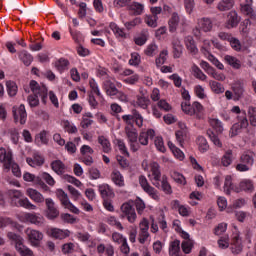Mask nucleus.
<instances>
[{
  "label": "nucleus",
  "instance_id": "nucleus-1",
  "mask_svg": "<svg viewBox=\"0 0 256 256\" xmlns=\"http://www.w3.org/2000/svg\"><path fill=\"white\" fill-rule=\"evenodd\" d=\"M255 165V152L253 151H245L239 157V163L236 165V171L239 173H247V171H251V167Z\"/></svg>",
  "mask_w": 256,
  "mask_h": 256
},
{
  "label": "nucleus",
  "instance_id": "nucleus-2",
  "mask_svg": "<svg viewBox=\"0 0 256 256\" xmlns=\"http://www.w3.org/2000/svg\"><path fill=\"white\" fill-rule=\"evenodd\" d=\"M182 111L186 113V115H190L191 117H196V119H201L203 117V105L199 102H193V104H189V102H182L181 104Z\"/></svg>",
  "mask_w": 256,
  "mask_h": 256
},
{
  "label": "nucleus",
  "instance_id": "nucleus-3",
  "mask_svg": "<svg viewBox=\"0 0 256 256\" xmlns=\"http://www.w3.org/2000/svg\"><path fill=\"white\" fill-rule=\"evenodd\" d=\"M201 31L204 33H211L213 31V20L211 18L203 17L198 19L197 26L193 30L195 37H201Z\"/></svg>",
  "mask_w": 256,
  "mask_h": 256
},
{
  "label": "nucleus",
  "instance_id": "nucleus-4",
  "mask_svg": "<svg viewBox=\"0 0 256 256\" xmlns=\"http://www.w3.org/2000/svg\"><path fill=\"white\" fill-rule=\"evenodd\" d=\"M122 120L126 124V127H134L133 121L137 125V127H143V116L137 111V109L132 110V115H123Z\"/></svg>",
  "mask_w": 256,
  "mask_h": 256
},
{
  "label": "nucleus",
  "instance_id": "nucleus-5",
  "mask_svg": "<svg viewBox=\"0 0 256 256\" xmlns=\"http://www.w3.org/2000/svg\"><path fill=\"white\" fill-rule=\"evenodd\" d=\"M7 237L12 242V244L15 245V249L16 251H18V253H20V255L24 254L26 251L29 250V248L25 246L23 237H21V235L15 234L13 232H8Z\"/></svg>",
  "mask_w": 256,
  "mask_h": 256
},
{
  "label": "nucleus",
  "instance_id": "nucleus-6",
  "mask_svg": "<svg viewBox=\"0 0 256 256\" xmlns=\"http://www.w3.org/2000/svg\"><path fill=\"white\" fill-rule=\"evenodd\" d=\"M139 183L143 191L147 193L151 199H154V201H159V192L153 186H150L149 181H147L145 176L141 175L139 177Z\"/></svg>",
  "mask_w": 256,
  "mask_h": 256
},
{
  "label": "nucleus",
  "instance_id": "nucleus-7",
  "mask_svg": "<svg viewBox=\"0 0 256 256\" xmlns=\"http://www.w3.org/2000/svg\"><path fill=\"white\" fill-rule=\"evenodd\" d=\"M121 219H127L129 223H135L137 221V213L135 212V208L129 203L122 204L121 208Z\"/></svg>",
  "mask_w": 256,
  "mask_h": 256
},
{
  "label": "nucleus",
  "instance_id": "nucleus-8",
  "mask_svg": "<svg viewBox=\"0 0 256 256\" xmlns=\"http://www.w3.org/2000/svg\"><path fill=\"white\" fill-rule=\"evenodd\" d=\"M12 113L15 123H20V125H25L27 123V110H25V105L13 106Z\"/></svg>",
  "mask_w": 256,
  "mask_h": 256
},
{
  "label": "nucleus",
  "instance_id": "nucleus-9",
  "mask_svg": "<svg viewBox=\"0 0 256 256\" xmlns=\"http://www.w3.org/2000/svg\"><path fill=\"white\" fill-rule=\"evenodd\" d=\"M139 234H138V241L141 243V245H145V242L149 239V220L144 218L139 223Z\"/></svg>",
  "mask_w": 256,
  "mask_h": 256
},
{
  "label": "nucleus",
  "instance_id": "nucleus-10",
  "mask_svg": "<svg viewBox=\"0 0 256 256\" xmlns=\"http://www.w3.org/2000/svg\"><path fill=\"white\" fill-rule=\"evenodd\" d=\"M30 89H31L33 94L39 95V97H41L42 103H44V105L47 103L48 90H47L46 86H39L37 81L32 80L30 82Z\"/></svg>",
  "mask_w": 256,
  "mask_h": 256
},
{
  "label": "nucleus",
  "instance_id": "nucleus-11",
  "mask_svg": "<svg viewBox=\"0 0 256 256\" xmlns=\"http://www.w3.org/2000/svg\"><path fill=\"white\" fill-rule=\"evenodd\" d=\"M26 235L32 247H39V245H41V241H43V233L39 232V230L27 229Z\"/></svg>",
  "mask_w": 256,
  "mask_h": 256
},
{
  "label": "nucleus",
  "instance_id": "nucleus-12",
  "mask_svg": "<svg viewBox=\"0 0 256 256\" xmlns=\"http://www.w3.org/2000/svg\"><path fill=\"white\" fill-rule=\"evenodd\" d=\"M0 163H3L4 169L9 171V169H11V164L13 163V152L4 147H0Z\"/></svg>",
  "mask_w": 256,
  "mask_h": 256
},
{
  "label": "nucleus",
  "instance_id": "nucleus-13",
  "mask_svg": "<svg viewBox=\"0 0 256 256\" xmlns=\"http://www.w3.org/2000/svg\"><path fill=\"white\" fill-rule=\"evenodd\" d=\"M230 250L233 255H240V253H243V242L241 240V236H239V233H234L232 235Z\"/></svg>",
  "mask_w": 256,
  "mask_h": 256
},
{
  "label": "nucleus",
  "instance_id": "nucleus-14",
  "mask_svg": "<svg viewBox=\"0 0 256 256\" xmlns=\"http://www.w3.org/2000/svg\"><path fill=\"white\" fill-rule=\"evenodd\" d=\"M46 204V217L47 219H50V221H53L59 217V209L55 207V202L51 198L45 199Z\"/></svg>",
  "mask_w": 256,
  "mask_h": 256
},
{
  "label": "nucleus",
  "instance_id": "nucleus-15",
  "mask_svg": "<svg viewBox=\"0 0 256 256\" xmlns=\"http://www.w3.org/2000/svg\"><path fill=\"white\" fill-rule=\"evenodd\" d=\"M149 177L154 187L159 189V187H161V184H159V181H161V170L159 169V164H157V162L151 164V175Z\"/></svg>",
  "mask_w": 256,
  "mask_h": 256
},
{
  "label": "nucleus",
  "instance_id": "nucleus-16",
  "mask_svg": "<svg viewBox=\"0 0 256 256\" xmlns=\"http://www.w3.org/2000/svg\"><path fill=\"white\" fill-rule=\"evenodd\" d=\"M241 22V17L237 14V11H230L226 18V29H235Z\"/></svg>",
  "mask_w": 256,
  "mask_h": 256
},
{
  "label": "nucleus",
  "instance_id": "nucleus-17",
  "mask_svg": "<svg viewBox=\"0 0 256 256\" xmlns=\"http://www.w3.org/2000/svg\"><path fill=\"white\" fill-rule=\"evenodd\" d=\"M48 235L49 237H52V239H58L59 241H63V239H67V237H70L71 231L59 228H50L48 231Z\"/></svg>",
  "mask_w": 256,
  "mask_h": 256
},
{
  "label": "nucleus",
  "instance_id": "nucleus-18",
  "mask_svg": "<svg viewBox=\"0 0 256 256\" xmlns=\"http://www.w3.org/2000/svg\"><path fill=\"white\" fill-rule=\"evenodd\" d=\"M153 137H155V130L148 129L146 132L142 131L138 136L139 144L147 146L149 145V139H153Z\"/></svg>",
  "mask_w": 256,
  "mask_h": 256
},
{
  "label": "nucleus",
  "instance_id": "nucleus-19",
  "mask_svg": "<svg viewBox=\"0 0 256 256\" xmlns=\"http://www.w3.org/2000/svg\"><path fill=\"white\" fill-rule=\"evenodd\" d=\"M253 3H246V4H241V13L243 15H246V17H249L251 19L252 23H256V13L255 10H253V7H251Z\"/></svg>",
  "mask_w": 256,
  "mask_h": 256
},
{
  "label": "nucleus",
  "instance_id": "nucleus-20",
  "mask_svg": "<svg viewBox=\"0 0 256 256\" xmlns=\"http://www.w3.org/2000/svg\"><path fill=\"white\" fill-rule=\"evenodd\" d=\"M181 22V17L177 12H173L170 19L168 20V28L170 33H175L177 31V27H179V23Z\"/></svg>",
  "mask_w": 256,
  "mask_h": 256
},
{
  "label": "nucleus",
  "instance_id": "nucleus-21",
  "mask_svg": "<svg viewBox=\"0 0 256 256\" xmlns=\"http://www.w3.org/2000/svg\"><path fill=\"white\" fill-rule=\"evenodd\" d=\"M26 194L30 199H32V201H34V203H45V197H43V194L33 188H28Z\"/></svg>",
  "mask_w": 256,
  "mask_h": 256
},
{
  "label": "nucleus",
  "instance_id": "nucleus-22",
  "mask_svg": "<svg viewBox=\"0 0 256 256\" xmlns=\"http://www.w3.org/2000/svg\"><path fill=\"white\" fill-rule=\"evenodd\" d=\"M241 191H246L247 193H253L255 191V186L251 180H243L240 182L239 187L236 188V193H241Z\"/></svg>",
  "mask_w": 256,
  "mask_h": 256
},
{
  "label": "nucleus",
  "instance_id": "nucleus-23",
  "mask_svg": "<svg viewBox=\"0 0 256 256\" xmlns=\"http://www.w3.org/2000/svg\"><path fill=\"white\" fill-rule=\"evenodd\" d=\"M24 219L28 221V223H32L34 225H43L45 218L43 216L37 215L35 213H26L24 215Z\"/></svg>",
  "mask_w": 256,
  "mask_h": 256
},
{
  "label": "nucleus",
  "instance_id": "nucleus-24",
  "mask_svg": "<svg viewBox=\"0 0 256 256\" xmlns=\"http://www.w3.org/2000/svg\"><path fill=\"white\" fill-rule=\"evenodd\" d=\"M26 163L30 167H41L45 163V158L40 154H34L33 158H27Z\"/></svg>",
  "mask_w": 256,
  "mask_h": 256
},
{
  "label": "nucleus",
  "instance_id": "nucleus-25",
  "mask_svg": "<svg viewBox=\"0 0 256 256\" xmlns=\"http://www.w3.org/2000/svg\"><path fill=\"white\" fill-rule=\"evenodd\" d=\"M172 47L174 59L181 58V55H183V44H181V40L177 38L174 39L172 41Z\"/></svg>",
  "mask_w": 256,
  "mask_h": 256
},
{
  "label": "nucleus",
  "instance_id": "nucleus-26",
  "mask_svg": "<svg viewBox=\"0 0 256 256\" xmlns=\"http://www.w3.org/2000/svg\"><path fill=\"white\" fill-rule=\"evenodd\" d=\"M201 52L203 53V55H205V57H207L208 61H210V63H212L213 65H215V67H217V69H220L221 71H223L224 66L223 63H220V61L215 58V56H213V54L209 53L207 49L202 48Z\"/></svg>",
  "mask_w": 256,
  "mask_h": 256
},
{
  "label": "nucleus",
  "instance_id": "nucleus-27",
  "mask_svg": "<svg viewBox=\"0 0 256 256\" xmlns=\"http://www.w3.org/2000/svg\"><path fill=\"white\" fill-rule=\"evenodd\" d=\"M201 52L203 53V55H205V57H207L208 61H210V63H212L213 65H215V67H217V69H220L221 71H223L224 66L223 63H220V61L215 58V56H213V54L209 53L207 49L202 48Z\"/></svg>",
  "mask_w": 256,
  "mask_h": 256
},
{
  "label": "nucleus",
  "instance_id": "nucleus-28",
  "mask_svg": "<svg viewBox=\"0 0 256 256\" xmlns=\"http://www.w3.org/2000/svg\"><path fill=\"white\" fill-rule=\"evenodd\" d=\"M201 52L203 53V55H205V57H207L208 61H210V63H212L213 65H215V67H217V69H220L221 71H223L224 66L223 63H220V61L215 58V56H213V54L209 53L207 49L202 48Z\"/></svg>",
  "mask_w": 256,
  "mask_h": 256
},
{
  "label": "nucleus",
  "instance_id": "nucleus-29",
  "mask_svg": "<svg viewBox=\"0 0 256 256\" xmlns=\"http://www.w3.org/2000/svg\"><path fill=\"white\" fill-rule=\"evenodd\" d=\"M201 52L203 53V55H205V57H207L208 61H210V63H212L213 65H215V67H217V69H220L221 71H223L224 66L223 63H220V61L215 58V56H213V54L209 53L207 49L202 48Z\"/></svg>",
  "mask_w": 256,
  "mask_h": 256
},
{
  "label": "nucleus",
  "instance_id": "nucleus-30",
  "mask_svg": "<svg viewBox=\"0 0 256 256\" xmlns=\"http://www.w3.org/2000/svg\"><path fill=\"white\" fill-rule=\"evenodd\" d=\"M201 52L203 53V55H205V57H207L208 61H210V63H212L213 65H215V67H217V69H220L221 71H223L224 66L223 63H220V61L215 58V56H213V54L209 53L207 49L202 48Z\"/></svg>",
  "mask_w": 256,
  "mask_h": 256
},
{
  "label": "nucleus",
  "instance_id": "nucleus-31",
  "mask_svg": "<svg viewBox=\"0 0 256 256\" xmlns=\"http://www.w3.org/2000/svg\"><path fill=\"white\" fill-rule=\"evenodd\" d=\"M201 52L203 53V55H205V57H207L208 61H210V63H212L213 65H215V67H217V69H220L221 71H223L224 66L223 63H220V61L215 58V56H213V54L209 53L207 49L202 48Z\"/></svg>",
  "mask_w": 256,
  "mask_h": 256
},
{
  "label": "nucleus",
  "instance_id": "nucleus-32",
  "mask_svg": "<svg viewBox=\"0 0 256 256\" xmlns=\"http://www.w3.org/2000/svg\"><path fill=\"white\" fill-rule=\"evenodd\" d=\"M51 169L54 171V173H57V175H63L65 173L67 167L61 160H54L51 163Z\"/></svg>",
  "mask_w": 256,
  "mask_h": 256
},
{
  "label": "nucleus",
  "instance_id": "nucleus-33",
  "mask_svg": "<svg viewBox=\"0 0 256 256\" xmlns=\"http://www.w3.org/2000/svg\"><path fill=\"white\" fill-rule=\"evenodd\" d=\"M233 163V150L228 149L224 152V155L221 157V166L229 167Z\"/></svg>",
  "mask_w": 256,
  "mask_h": 256
},
{
  "label": "nucleus",
  "instance_id": "nucleus-34",
  "mask_svg": "<svg viewBox=\"0 0 256 256\" xmlns=\"http://www.w3.org/2000/svg\"><path fill=\"white\" fill-rule=\"evenodd\" d=\"M111 179L115 185L118 187H125V179L123 178V175L118 170H113L111 173Z\"/></svg>",
  "mask_w": 256,
  "mask_h": 256
},
{
  "label": "nucleus",
  "instance_id": "nucleus-35",
  "mask_svg": "<svg viewBox=\"0 0 256 256\" xmlns=\"http://www.w3.org/2000/svg\"><path fill=\"white\" fill-rule=\"evenodd\" d=\"M185 45H186V49L189 51V53H191V55H197V53H199V50L195 45V40L193 39V37L191 36L186 37Z\"/></svg>",
  "mask_w": 256,
  "mask_h": 256
},
{
  "label": "nucleus",
  "instance_id": "nucleus-36",
  "mask_svg": "<svg viewBox=\"0 0 256 256\" xmlns=\"http://www.w3.org/2000/svg\"><path fill=\"white\" fill-rule=\"evenodd\" d=\"M92 119H93V114L91 112H87L83 114L82 120L80 122V127H82V129H89V127L93 125Z\"/></svg>",
  "mask_w": 256,
  "mask_h": 256
},
{
  "label": "nucleus",
  "instance_id": "nucleus-37",
  "mask_svg": "<svg viewBox=\"0 0 256 256\" xmlns=\"http://www.w3.org/2000/svg\"><path fill=\"white\" fill-rule=\"evenodd\" d=\"M104 89L106 91V94L109 95L110 97H113L117 95V93H119V90L117 89L115 84L110 80H106L104 82Z\"/></svg>",
  "mask_w": 256,
  "mask_h": 256
},
{
  "label": "nucleus",
  "instance_id": "nucleus-38",
  "mask_svg": "<svg viewBox=\"0 0 256 256\" xmlns=\"http://www.w3.org/2000/svg\"><path fill=\"white\" fill-rule=\"evenodd\" d=\"M145 9V6L139 2H133L128 6V11H130L134 15H142L143 11Z\"/></svg>",
  "mask_w": 256,
  "mask_h": 256
},
{
  "label": "nucleus",
  "instance_id": "nucleus-39",
  "mask_svg": "<svg viewBox=\"0 0 256 256\" xmlns=\"http://www.w3.org/2000/svg\"><path fill=\"white\" fill-rule=\"evenodd\" d=\"M171 205L172 209H178L179 214L182 215V217H189V209L184 205H181L179 200L172 201Z\"/></svg>",
  "mask_w": 256,
  "mask_h": 256
},
{
  "label": "nucleus",
  "instance_id": "nucleus-40",
  "mask_svg": "<svg viewBox=\"0 0 256 256\" xmlns=\"http://www.w3.org/2000/svg\"><path fill=\"white\" fill-rule=\"evenodd\" d=\"M235 5V1L233 0H221L217 4L218 11H230V9H233V6Z\"/></svg>",
  "mask_w": 256,
  "mask_h": 256
},
{
  "label": "nucleus",
  "instance_id": "nucleus-41",
  "mask_svg": "<svg viewBox=\"0 0 256 256\" xmlns=\"http://www.w3.org/2000/svg\"><path fill=\"white\" fill-rule=\"evenodd\" d=\"M209 85H210L211 91H213V93H215L216 95H221V93H225V87L223 86V84L217 81L211 80L209 82Z\"/></svg>",
  "mask_w": 256,
  "mask_h": 256
},
{
  "label": "nucleus",
  "instance_id": "nucleus-42",
  "mask_svg": "<svg viewBox=\"0 0 256 256\" xmlns=\"http://www.w3.org/2000/svg\"><path fill=\"white\" fill-rule=\"evenodd\" d=\"M98 143L101 145L103 153H111V142L105 136L98 137Z\"/></svg>",
  "mask_w": 256,
  "mask_h": 256
},
{
  "label": "nucleus",
  "instance_id": "nucleus-43",
  "mask_svg": "<svg viewBox=\"0 0 256 256\" xmlns=\"http://www.w3.org/2000/svg\"><path fill=\"white\" fill-rule=\"evenodd\" d=\"M224 61H226L230 67H233V69H241V61L234 56L226 55Z\"/></svg>",
  "mask_w": 256,
  "mask_h": 256
},
{
  "label": "nucleus",
  "instance_id": "nucleus-44",
  "mask_svg": "<svg viewBox=\"0 0 256 256\" xmlns=\"http://www.w3.org/2000/svg\"><path fill=\"white\" fill-rule=\"evenodd\" d=\"M237 187L233 185V178L231 176H226L225 177V182H224V191L226 192L227 195L231 194V191L236 192Z\"/></svg>",
  "mask_w": 256,
  "mask_h": 256
},
{
  "label": "nucleus",
  "instance_id": "nucleus-45",
  "mask_svg": "<svg viewBox=\"0 0 256 256\" xmlns=\"http://www.w3.org/2000/svg\"><path fill=\"white\" fill-rule=\"evenodd\" d=\"M168 147L172 151L173 155L176 157V159H179L180 161H183L185 159V154H183V151L181 149L177 148L173 142H168Z\"/></svg>",
  "mask_w": 256,
  "mask_h": 256
},
{
  "label": "nucleus",
  "instance_id": "nucleus-46",
  "mask_svg": "<svg viewBox=\"0 0 256 256\" xmlns=\"http://www.w3.org/2000/svg\"><path fill=\"white\" fill-rule=\"evenodd\" d=\"M124 131L129 142L137 141V129H135V126H125Z\"/></svg>",
  "mask_w": 256,
  "mask_h": 256
},
{
  "label": "nucleus",
  "instance_id": "nucleus-47",
  "mask_svg": "<svg viewBox=\"0 0 256 256\" xmlns=\"http://www.w3.org/2000/svg\"><path fill=\"white\" fill-rule=\"evenodd\" d=\"M19 59L24 63L26 67H29L33 63V56L29 52L23 50L19 53Z\"/></svg>",
  "mask_w": 256,
  "mask_h": 256
},
{
  "label": "nucleus",
  "instance_id": "nucleus-48",
  "mask_svg": "<svg viewBox=\"0 0 256 256\" xmlns=\"http://www.w3.org/2000/svg\"><path fill=\"white\" fill-rule=\"evenodd\" d=\"M209 123L210 127H212V129L215 130L218 135H221V133H223V124L219 119L210 118Z\"/></svg>",
  "mask_w": 256,
  "mask_h": 256
},
{
  "label": "nucleus",
  "instance_id": "nucleus-49",
  "mask_svg": "<svg viewBox=\"0 0 256 256\" xmlns=\"http://www.w3.org/2000/svg\"><path fill=\"white\" fill-rule=\"evenodd\" d=\"M109 27L111 31H113L114 35H116V37H120L121 39H125V37H127V34L123 30V28L118 27V25L114 22H111L109 24Z\"/></svg>",
  "mask_w": 256,
  "mask_h": 256
},
{
  "label": "nucleus",
  "instance_id": "nucleus-50",
  "mask_svg": "<svg viewBox=\"0 0 256 256\" xmlns=\"http://www.w3.org/2000/svg\"><path fill=\"white\" fill-rule=\"evenodd\" d=\"M181 242L179 240H174L170 243L169 247V255L171 256H179V252L181 251Z\"/></svg>",
  "mask_w": 256,
  "mask_h": 256
},
{
  "label": "nucleus",
  "instance_id": "nucleus-51",
  "mask_svg": "<svg viewBox=\"0 0 256 256\" xmlns=\"http://www.w3.org/2000/svg\"><path fill=\"white\" fill-rule=\"evenodd\" d=\"M98 191L103 199H105V197H111V195H113V190H111V187L108 184L99 185Z\"/></svg>",
  "mask_w": 256,
  "mask_h": 256
},
{
  "label": "nucleus",
  "instance_id": "nucleus-52",
  "mask_svg": "<svg viewBox=\"0 0 256 256\" xmlns=\"http://www.w3.org/2000/svg\"><path fill=\"white\" fill-rule=\"evenodd\" d=\"M236 124L239 125L242 129H247L249 127V120L247 119V114L245 111L241 113V115L237 116Z\"/></svg>",
  "mask_w": 256,
  "mask_h": 256
},
{
  "label": "nucleus",
  "instance_id": "nucleus-53",
  "mask_svg": "<svg viewBox=\"0 0 256 256\" xmlns=\"http://www.w3.org/2000/svg\"><path fill=\"white\" fill-rule=\"evenodd\" d=\"M207 135L209 139L212 141L213 145L219 148L223 147L221 139H219V136H217L216 133L213 132V130H207Z\"/></svg>",
  "mask_w": 256,
  "mask_h": 256
},
{
  "label": "nucleus",
  "instance_id": "nucleus-54",
  "mask_svg": "<svg viewBox=\"0 0 256 256\" xmlns=\"http://www.w3.org/2000/svg\"><path fill=\"white\" fill-rule=\"evenodd\" d=\"M192 73L194 77H196V79H199L200 81H206L207 79V75H205L201 68L195 64L192 66Z\"/></svg>",
  "mask_w": 256,
  "mask_h": 256
},
{
  "label": "nucleus",
  "instance_id": "nucleus-55",
  "mask_svg": "<svg viewBox=\"0 0 256 256\" xmlns=\"http://www.w3.org/2000/svg\"><path fill=\"white\" fill-rule=\"evenodd\" d=\"M6 87H7V93L10 97H15V95H17V83H15L14 81H7L6 82Z\"/></svg>",
  "mask_w": 256,
  "mask_h": 256
},
{
  "label": "nucleus",
  "instance_id": "nucleus-56",
  "mask_svg": "<svg viewBox=\"0 0 256 256\" xmlns=\"http://www.w3.org/2000/svg\"><path fill=\"white\" fill-rule=\"evenodd\" d=\"M197 143H198L199 151H201V153H205V151H209V143L207 142V139H205V137L199 136L197 138Z\"/></svg>",
  "mask_w": 256,
  "mask_h": 256
},
{
  "label": "nucleus",
  "instance_id": "nucleus-57",
  "mask_svg": "<svg viewBox=\"0 0 256 256\" xmlns=\"http://www.w3.org/2000/svg\"><path fill=\"white\" fill-rule=\"evenodd\" d=\"M161 188L166 195H171L173 193V188H171V184H169V181H167V176L162 177Z\"/></svg>",
  "mask_w": 256,
  "mask_h": 256
},
{
  "label": "nucleus",
  "instance_id": "nucleus-58",
  "mask_svg": "<svg viewBox=\"0 0 256 256\" xmlns=\"http://www.w3.org/2000/svg\"><path fill=\"white\" fill-rule=\"evenodd\" d=\"M231 89L234 93V95H236V97H241L244 93V89H243V84L241 82H234L231 86Z\"/></svg>",
  "mask_w": 256,
  "mask_h": 256
},
{
  "label": "nucleus",
  "instance_id": "nucleus-59",
  "mask_svg": "<svg viewBox=\"0 0 256 256\" xmlns=\"http://www.w3.org/2000/svg\"><path fill=\"white\" fill-rule=\"evenodd\" d=\"M171 178L179 185H186V183H187V180H185V176H183V174H181L177 171L171 172Z\"/></svg>",
  "mask_w": 256,
  "mask_h": 256
},
{
  "label": "nucleus",
  "instance_id": "nucleus-60",
  "mask_svg": "<svg viewBox=\"0 0 256 256\" xmlns=\"http://www.w3.org/2000/svg\"><path fill=\"white\" fill-rule=\"evenodd\" d=\"M18 205L20 207H24V209H30L32 211H35V209H37V206L32 204L27 198L18 200Z\"/></svg>",
  "mask_w": 256,
  "mask_h": 256
},
{
  "label": "nucleus",
  "instance_id": "nucleus-61",
  "mask_svg": "<svg viewBox=\"0 0 256 256\" xmlns=\"http://www.w3.org/2000/svg\"><path fill=\"white\" fill-rule=\"evenodd\" d=\"M144 21L146 25H148V27H152L153 29H155V27H157V21H159V17L146 15Z\"/></svg>",
  "mask_w": 256,
  "mask_h": 256
},
{
  "label": "nucleus",
  "instance_id": "nucleus-62",
  "mask_svg": "<svg viewBox=\"0 0 256 256\" xmlns=\"http://www.w3.org/2000/svg\"><path fill=\"white\" fill-rule=\"evenodd\" d=\"M62 125H63L64 131H66V133H70V134L77 133V127L75 125L71 124V122H69V120L62 121Z\"/></svg>",
  "mask_w": 256,
  "mask_h": 256
},
{
  "label": "nucleus",
  "instance_id": "nucleus-63",
  "mask_svg": "<svg viewBox=\"0 0 256 256\" xmlns=\"http://www.w3.org/2000/svg\"><path fill=\"white\" fill-rule=\"evenodd\" d=\"M39 94H30L27 97L28 105L33 108V107H39Z\"/></svg>",
  "mask_w": 256,
  "mask_h": 256
},
{
  "label": "nucleus",
  "instance_id": "nucleus-64",
  "mask_svg": "<svg viewBox=\"0 0 256 256\" xmlns=\"http://www.w3.org/2000/svg\"><path fill=\"white\" fill-rule=\"evenodd\" d=\"M249 122L252 127H256V108L250 106L248 109Z\"/></svg>",
  "mask_w": 256,
  "mask_h": 256
}]
</instances>
